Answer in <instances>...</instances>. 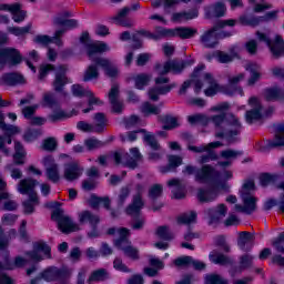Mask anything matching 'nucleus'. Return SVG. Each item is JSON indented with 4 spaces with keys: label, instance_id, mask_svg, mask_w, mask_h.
<instances>
[{
    "label": "nucleus",
    "instance_id": "nucleus-22",
    "mask_svg": "<svg viewBox=\"0 0 284 284\" xmlns=\"http://www.w3.org/2000/svg\"><path fill=\"white\" fill-rule=\"evenodd\" d=\"M8 59H11L12 65H17L21 61V54L13 48L0 49V70Z\"/></svg>",
    "mask_w": 284,
    "mask_h": 284
},
{
    "label": "nucleus",
    "instance_id": "nucleus-44",
    "mask_svg": "<svg viewBox=\"0 0 284 284\" xmlns=\"http://www.w3.org/2000/svg\"><path fill=\"white\" fill-rule=\"evenodd\" d=\"M93 128L95 129V134H101L105 130V125H108V120L105 119V114L95 113L93 116Z\"/></svg>",
    "mask_w": 284,
    "mask_h": 284
},
{
    "label": "nucleus",
    "instance_id": "nucleus-61",
    "mask_svg": "<svg viewBox=\"0 0 284 284\" xmlns=\"http://www.w3.org/2000/svg\"><path fill=\"white\" fill-rule=\"evenodd\" d=\"M78 130L81 132H87V133H93L97 134V129L94 128V124L88 123L85 121H79L77 123Z\"/></svg>",
    "mask_w": 284,
    "mask_h": 284
},
{
    "label": "nucleus",
    "instance_id": "nucleus-60",
    "mask_svg": "<svg viewBox=\"0 0 284 284\" xmlns=\"http://www.w3.org/2000/svg\"><path fill=\"white\" fill-rule=\"evenodd\" d=\"M213 57H215L216 61H219V63H231V61H234V57H232L231 54H227L223 51H215L213 53Z\"/></svg>",
    "mask_w": 284,
    "mask_h": 284
},
{
    "label": "nucleus",
    "instance_id": "nucleus-28",
    "mask_svg": "<svg viewBox=\"0 0 284 284\" xmlns=\"http://www.w3.org/2000/svg\"><path fill=\"white\" fill-rule=\"evenodd\" d=\"M119 84H113L111 87V90L109 91V101L112 105L113 112H116L118 114L123 112V102L119 99Z\"/></svg>",
    "mask_w": 284,
    "mask_h": 284
},
{
    "label": "nucleus",
    "instance_id": "nucleus-49",
    "mask_svg": "<svg viewBox=\"0 0 284 284\" xmlns=\"http://www.w3.org/2000/svg\"><path fill=\"white\" fill-rule=\"evenodd\" d=\"M23 78L17 73H7L1 78V85H14L17 83H21Z\"/></svg>",
    "mask_w": 284,
    "mask_h": 284
},
{
    "label": "nucleus",
    "instance_id": "nucleus-16",
    "mask_svg": "<svg viewBox=\"0 0 284 284\" xmlns=\"http://www.w3.org/2000/svg\"><path fill=\"white\" fill-rule=\"evenodd\" d=\"M136 194L133 196L132 203L126 207V214L134 216L143 210V197L141 196L145 192V185L138 184L135 186Z\"/></svg>",
    "mask_w": 284,
    "mask_h": 284
},
{
    "label": "nucleus",
    "instance_id": "nucleus-42",
    "mask_svg": "<svg viewBox=\"0 0 284 284\" xmlns=\"http://www.w3.org/2000/svg\"><path fill=\"white\" fill-rule=\"evenodd\" d=\"M225 4L219 2L213 7H210L206 10V17L207 19H214V18H219V17H224L225 14Z\"/></svg>",
    "mask_w": 284,
    "mask_h": 284
},
{
    "label": "nucleus",
    "instance_id": "nucleus-40",
    "mask_svg": "<svg viewBox=\"0 0 284 284\" xmlns=\"http://www.w3.org/2000/svg\"><path fill=\"white\" fill-rule=\"evenodd\" d=\"M88 203L93 209L99 207V205H103V207H105V210H110V197H99L95 194H92L88 199Z\"/></svg>",
    "mask_w": 284,
    "mask_h": 284
},
{
    "label": "nucleus",
    "instance_id": "nucleus-53",
    "mask_svg": "<svg viewBox=\"0 0 284 284\" xmlns=\"http://www.w3.org/2000/svg\"><path fill=\"white\" fill-rule=\"evenodd\" d=\"M42 134L43 131L41 129H28L23 134V139L27 143H32V141H37Z\"/></svg>",
    "mask_w": 284,
    "mask_h": 284
},
{
    "label": "nucleus",
    "instance_id": "nucleus-5",
    "mask_svg": "<svg viewBox=\"0 0 284 284\" xmlns=\"http://www.w3.org/2000/svg\"><path fill=\"white\" fill-rule=\"evenodd\" d=\"M234 174L232 171H223L222 173L216 171L214 166L205 164L200 171L195 173V181L200 183H213L222 192H227L230 185L227 181L232 180Z\"/></svg>",
    "mask_w": 284,
    "mask_h": 284
},
{
    "label": "nucleus",
    "instance_id": "nucleus-24",
    "mask_svg": "<svg viewBox=\"0 0 284 284\" xmlns=\"http://www.w3.org/2000/svg\"><path fill=\"white\" fill-rule=\"evenodd\" d=\"M192 0H152L151 6L154 10L164 8V14H170V8H174V6H179V3H190ZM195 3H201L203 0H193Z\"/></svg>",
    "mask_w": 284,
    "mask_h": 284
},
{
    "label": "nucleus",
    "instance_id": "nucleus-38",
    "mask_svg": "<svg viewBox=\"0 0 284 284\" xmlns=\"http://www.w3.org/2000/svg\"><path fill=\"white\" fill-rule=\"evenodd\" d=\"M0 130L6 132L4 136H10V139H12L14 134H19L21 132V130H19V126H14L12 124H6V116L1 112H0Z\"/></svg>",
    "mask_w": 284,
    "mask_h": 284
},
{
    "label": "nucleus",
    "instance_id": "nucleus-64",
    "mask_svg": "<svg viewBox=\"0 0 284 284\" xmlns=\"http://www.w3.org/2000/svg\"><path fill=\"white\" fill-rule=\"evenodd\" d=\"M283 243H284V232L281 233L276 239L272 241L273 247L276 250V252H281L282 254H284Z\"/></svg>",
    "mask_w": 284,
    "mask_h": 284
},
{
    "label": "nucleus",
    "instance_id": "nucleus-26",
    "mask_svg": "<svg viewBox=\"0 0 284 284\" xmlns=\"http://www.w3.org/2000/svg\"><path fill=\"white\" fill-rule=\"evenodd\" d=\"M221 192L222 191L217 189L214 183H211V190H199L197 199L201 203H212V201H216V199H219V194H221Z\"/></svg>",
    "mask_w": 284,
    "mask_h": 284
},
{
    "label": "nucleus",
    "instance_id": "nucleus-63",
    "mask_svg": "<svg viewBox=\"0 0 284 284\" xmlns=\"http://www.w3.org/2000/svg\"><path fill=\"white\" fill-rule=\"evenodd\" d=\"M187 121H189V123H191V125H196L199 123L205 124L210 120L207 119V116H205L203 114H193V115L187 116Z\"/></svg>",
    "mask_w": 284,
    "mask_h": 284
},
{
    "label": "nucleus",
    "instance_id": "nucleus-45",
    "mask_svg": "<svg viewBox=\"0 0 284 284\" xmlns=\"http://www.w3.org/2000/svg\"><path fill=\"white\" fill-rule=\"evenodd\" d=\"M264 97L266 101H281V99H284V92L281 88L266 89Z\"/></svg>",
    "mask_w": 284,
    "mask_h": 284
},
{
    "label": "nucleus",
    "instance_id": "nucleus-19",
    "mask_svg": "<svg viewBox=\"0 0 284 284\" xmlns=\"http://www.w3.org/2000/svg\"><path fill=\"white\" fill-rule=\"evenodd\" d=\"M244 80H245V73H236L229 77V85L226 87L220 85V88H223L226 92H232V93H225L229 97H234V94H241V97H243V89L241 87H234V85H239V83H241V81H244Z\"/></svg>",
    "mask_w": 284,
    "mask_h": 284
},
{
    "label": "nucleus",
    "instance_id": "nucleus-51",
    "mask_svg": "<svg viewBox=\"0 0 284 284\" xmlns=\"http://www.w3.org/2000/svg\"><path fill=\"white\" fill-rule=\"evenodd\" d=\"M94 79H99V68L94 64H90L83 74V81H94Z\"/></svg>",
    "mask_w": 284,
    "mask_h": 284
},
{
    "label": "nucleus",
    "instance_id": "nucleus-15",
    "mask_svg": "<svg viewBox=\"0 0 284 284\" xmlns=\"http://www.w3.org/2000/svg\"><path fill=\"white\" fill-rule=\"evenodd\" d=\"M42 165L45 168V175L49 181H52V183H59L61 181L59 164H57L52 155L44 156L42 159Z\"/></svg>",
    "mask_w": 284,
    "mask_h": 284
},
{
    "label": "nucleus",
    "instance_id": "nucleus-27",
    "mask_svg": "<svg viewBox=\"0 0 284 284\" xmlns=\"http://www.w3.org/2000/svg\"><path fill=\"white\" fill-rule=\"evenodd\" d=\"M206 214L209 216V225H214L223 221V217L227 215V206L225 204H219L215 209L207 210Z\"/></svg>",
    "mask_w": 284,
    "mask_h": 284
},
{
    "label": "nucleus",
    "instance_id": "nucleus-62",
    "mask_svg": "<svg viewBox=\"0 0 284 284\" xmlns=\"http://www.w3.org/2000/svg\"><path fill=\"white\" fill-rule=\"evenodd\" d=\"M206 284H227V280L217 274H210L205 276Z\"/></svg>",
    "mask_w": 284,
    "mask_h": 284
},
{
    "label": "nucleus",
    "instance_id": "nucleus-12",
    "mask_svg": "<svg viewBox=\"0 0 284 284\" xmlns=\"http://www.w3.org/2000/svg\"><path fill=\"white\" fill-rule=\"evenodd\" d=\"M282 145H284V124H277L275 125L274 140H268L265 144H256L255 148L257 152L265 154L266 152H270V150L281 148Z\"/></svg>",
    "mask_w": 284,
    "mask_h": 284
},
{
    "label": "nucleus",
    "instance_id": "nucleus-21",
    "mask_svg": "<svg viewBox=\"0 0 284 284\" xmlns=\"http://www.w3.org/2000/svg\"><path fill=\"white\" fill-rule=\"evenodd\" d=\"M248 105L252 108V110L246 112V121L248 123H254V121H258L261 116L263 115V106L261 105V102L258 101V98H250Z\"/></svg>",
    "mask_w": 284,
    "mask_h": 284
},
{
    "label": "nucleus",
    "instance_id": "nucleus-35",
    "mask_svg": "<svg viewBox=\"0 0 284 284\" xmlns=\"http://www.w3.org/2000/svg\"><path fill=\"white\" fill-rule=\"evenodd\" d=\"M65 83H68V78H65V67H59L55 72V80L53 82L55 92H61Z\"/></svg>",
    "mask_w": 284,
    "mask_h": 284
},
{
    "label": "nucleus",
    "instance_id": "nucleus-31",
    "mask_svg": "<svg viewBox=\"0 0 284 284\" xmlns=\"http://www.w3.org/2000/svg\"><path fill=\"white\" fill-rule=\"evenodd\" d=\"M58 227L63 234H70L71 232H79L81 227L74 223L72 219L64 216L58 221Z\"/></svg>",
    "mask_w": 284,
    "mask_h": 284
},
{
    "label": "nucleus",
    "instance_id": "nucleus-23",
    "mask_svg": "<svg viewBox=\"0 0 284 284\" xmlns=\"http://www.w3.org/2000/svg\"><path fill=\"white\" fill-rule=\"evenodd\" d=\"M64 30H58L54 33L53 38H50L49 36L38 34L34 37L33 41L34 43H39L40 45H50V43H54L59 48L63 45V41H61V37L63 36Z\"/></svg>",
    "mask_w": 284,
    "mask_h": 284
},
{
    "label": "nucleus",
    "instance_id": "nucleus-8",
    "mask_svg": "<svg viewBox=\"0 0 284 284\" xmlns=\"http://www.w3.org/2000/svg\"><path fill=\"white\" fill-rule=\"evenodd\" d=\"M39 185V182L33 179L21 180L18 184V192L20 194H28L29 197L23 202L24 214H32L34 207L39 205V195L34 191V187Z\"/></svg>",
    "mask_w": 284,
    "mask_h": 284
},
{
    "label": "nucleus",
    "instance_id": "nucleus-18",
    "mask_svg": "<svg viewBox=\"0 0 284 284\" xmlns=\"http://www.w3.org/2000/svg\"><path fill=\"white\" fill-rule=\"evenodd\" d=\"M72 271L59 270L58 267L51 266L42 273V278L49 283L52 281H65L70 278Z\"/></svg>",
    "mask_w": 284,
    "mask_h": 284
},
{
    "label": "nucleus",
    "instance_id": "nucleus-14",
    "mask_svg": "<svg viewBox=\"0 0 284 284\" xmlns=\"http://www.w3.org/2000/svg\"><path fill=\"white\" fill-rule=\"evenodd\" d=\"M84 171L85 169L78 161L67 163L63 165L62 179L74 183V181H79L80 176H83Z\"/></svg>",
    "mask_w": 284,
    "mask_h": 284
},
{
    "label": "nucleus",
    "instance_id": "nucleus-46",
    "mask_svg": "<svg viewBox=\"0 0 284 284\" xmlns=\"http://www.w3.org/2000/svg\"><path fill=\"white\" fill-rule=\"evenodd\" d=\"M209 258L211 263H214L215 265H230L232 263V260L216 251H213L210 255Z\"/></svg>",
    "mask_w": 284,
    "mask_h": 284
},
{
    "label": "nucleus",
    "instance_id": "nucleus-52",
    "mask_svg": "<svg viewBox=\"0 0 284 284\" xmlns=\"http://www.w3.org/2000/svg\"><path fill=\"white\" fill-rule=\"evenodd\" d=\"M105 278H108V271L105 268H99L90 275L88 283H99L105 281Z\"/></svg>",
    "mask_w": 284,
    "mask_h": 284
},
{
    "label": "nucleus",
    "instance_id": "nucleus-32",
    "mask_svg": "<svg viewBox=\"0 0 284 284\" xmlns=\"http://www.w3.org/2000/svg\"><path fill=\"white\" fill-rule=\"evenodd\" d=\"M26 265V258L18 256L14 261H10V256L7 254L2 263H0L1 270H16V267H23Z\"/></svg>",
    "mask_w": 284,
    "mask_h": 284
},
{
    "label": "nucleus",
    "instance_id": "nucleus-9",
    "mask_svg": "<svg viewBox=\"0 0 284 284\" xmlns=\"http://www.w3.org/2000/svg\"><path fill=\"white\" fill-rule=\"evenodd\" d=\"M225 26H230L232 28L236 26V20L230 19L220 21L213 28L204 31L200 37V43L203 45V48H216V45H219V28H225Z\"/></svg>",
    "mask_w": 284,
    "mask_h": 284
},
{
    "label": "nucleus",
    "instance_id": "nucleus-2",
    "mask_svg": "<svg viewBox=\"0 0 284 284\" xmlns=\"http://www.w3.org/2000/svg\"><path fill=\"white\" fill-rule=\"evenodd\" d=\"M203 70H205V65H199L193 71L191 80L185 81L181 85L179 91L181 97L187 94V89L192 88V85H194L195 94H199L201 90H204L205 97H215L219 92H222L223 94H232V91H226L219 84V82H216V79H214L212 73L204 72Z\"/></svg>",
    "mask_w": 284,
    "mask_h": 284
},
{
    "label": "nucleus",
    "instance_id": "nucleus-3",
    "mask_svg": "<svg viewBox=\"0 0 284 284\" xmlns=\"http://www.w3.org/2000/svg\"><path fill=\"white\" fill-rule=\"evenodd\" d=\"M192 63H194L192 60L186 62L173 60L168 61L164 64H158L155 70L160 77L155 79V85L148 90L150 101H158L161 94H168L172 88H176L175 83L165 84L170 83V79H168V77H163L164 74H168L169 72H172L173 74H181L184 68H186V65H192Z\"/></svg>",
    "mask_w": 284,
    "mask_h": 284
},
{
    "label": "nucleus",
    "instance_id": "nucleus-50",
    "mask_svg": "<svg viewBox=\"0 0 284 284\" xmlns=\"http://www.w3.org/2000/svg\"><path fill=\"white\" fill-rule=\"evenodd\" d=\"M141 112L144 116H152V114H161V108L150 102H144L141 106Z\"/></svg>",
    "mask_w": 284,
    "mask_h": 284
},
{
    "label": "nucleus",
    "instance_id": "nucleus-55",
    "mask_svg": "<svg viewBox=\"0 0 284 284\" xmlns=\"http://www.w3.org/2000/svg\"><path fill=\"white\" fill-rule=\"evenodd\" d=\"M103 145H104V143L101 142L97 138H89V139L84 140V148H87V150H89V152L99 150V148H103Z\"/></svg>",
    "mask_w": 284,
    "mask_h": 284
},
{
    "label": "nucleus",
    "instance_id": "nucleus-36",
    "mask_svg": "<svg viewBox=\"0 0 284 284\" xmlns=\"http://www.w3.org/2000/svg\"><path fill=\"white\" fill-rule=\"evenodd\" d=\"M237 245L244 252H247V250H252V245H254V236H252V234L247 232L240 233Z\"/></svg>",
    "mask_w": 284,
    "mask_h": 284
},
{
    "label": "nucleus",
    "instance_id": "nucleus-33",
    "mask_svg": "<svg viewBox=\"0 0 284 284\" xmlns=\"http://www.w3.org/2000/svg\"><path fill=\"white\" fill-rule=\"evenodd\" d=\"M169 164L166 166H160L161 174H168L169 172H174L179 165L183 164V159L179 155H169Z\"/></svg>",
    "mask_w": 284,
    "mask_h": 284
},
{
    "label": "nucleus",
    "instance_id": "nucleus-54",
    "mask_svg": "<svg viewBox=\"0 0 284 284\" xmlns=\"http://www.w3.org/2000/svg\"><path fill=\"white\" fill-rule=\"evenodd\" d=\"M54 22L57 26H62V28H65L67 30H70L72 28H77L79 26V22L74 19H63L61 17H57Z\"/></svg>",
    "mask_w": 284,
    "mask_h": 284
},
{
    "label": "nucleus",
    "instance_id": "nucleus-43",
    "mask_svg": "<svg viewBox=\"0 0 284 284\" xmlns=\"http://www.w3.org/2000/svg\"><path fill=\"white\" fill-rule=\"evenodd\" d=\"M196 17H199L197 10L189 12H178L172 14V21H175V23H181V21H190L191 19H196Z\"/></svg>",
    "mask_w": 284,
    "mask_h": 284
},
{
    "label": "nucleus",
    "instance_id": "nucleus-10",
    "mask_svg": "<svg viewBox=\"0 0 284 284\" xmlns=\"http://www.w3.org/2000/svg\"><path fill=\"white\" fill-rule=\"evenodd\" d=\"M142 37H146L148 39H153V41H159V39H165L166 37H174V29H168L163 27H156L155 33H150L148 31H140L132 36V40L134 41L133 48L139 49L142 48L143 41Z\"/></svg>",
    "mask_w": 284,
    "mask_h": 284
},
{
    "label": "nucleus",
    "instance_id": "nucleus-17",
    "mask_svg": "<svg viewBox=\"0 0 284 284\" xmlns=\"http://www.w3.org/2000/svg\"><path fill=\"white\" fill-rule=\"evenodd\" d=\"M131 152V159L133 162H131L130 160H128V153L125 154H121V153H114L113 155V161H115L116 165H121V163L123 165H128V168H136V161H141V152L139 151L138 148H133L130 150Z\"/></svg>",
    "mask_w": 284,
    "mask_h": 284
},
{
    "label": "nucleus",
    "instance_id": "nucleus-59",
    "mask_svg": "<svg viewBox=\"0 0 284 284\" xmlns=\"http://www.w3.org/2000/svg\"><path fill=\"white\" fill-rule=\"evenodd\" d=\"M143 140L146 145H150L153 150H161V145H159V142L156 141V138L152 133H144Z\"/></svg>",
    "mask_w": 284,
    "mask_h": 284
},
{
    "label": "nucleus",
    "instance_id": "nucleus-57",
    "mask_svg": "<svg viewBox=\"0 0 284 284\" xmlns=\"http://www.w3.org/2000/svg\"><path fill=\"white\" fill-rule=\"evenodd\" d=\"M155 234L163 241H172V239H174V235H172V232H170V227L168 226H159Z\"/></svg>",
    "mask_w": 284,
    "mask_h": 284
},
{
    "label": "nucleus",
    "instance_id": "nucleus-41",
    "mask_svg": "<svg viewBox=\"0 0 284 284\" xmlns=\"http://www.w3.org/2000/svg\"><path fill=\"white\" fill-rule=\"evenodd\" d=\"M199 31L192 28L180 27L173 29V37H179L180 39H192Z\"/></svg>",
    "mask_w": 284,
    "mask_h": 284
},
{
    "label": "nucleus",
    "instance_id": "nucleus-13",
    "mask_svg": "<svg viewBox=\"0 0 284 284\" xmlns=\"http://www.w3.org/2000/svg\"><path fill=\"white\" fill-rule=\"evenodd\" d=\"M256 39H257V41H260V43H265V45H267V48H270V50L274 57H281L283 54L284 42L281 37L277 36L275 38V40L272 42L270 40V37H267V34H265L261 31H257Z\"/></svg>",
    "mask_w": 284,
    "mask_h": 284
},
{
    "label": "nucleus",
    "instance_id": "nucleus-20",
    "mask_svg": "<svg viewBox=\"0 0 284 284\" xmlns=\"http://www.w3.org/2000/svg\"><path fill=\"white\" fill-rule=\"evenodd\" d=\"M50 246L45 242H37L33 245V252L28 253L30 261H43V258H50Z\"/></svg>",
    "mask_w": 284,
    "mask_h": 284
},
{
    "label": "nucleus",
    "instance_id": "nucleus-48",
    "mask_svg": "<svg viewBox=\"0 0 284 284\" xmlns=\"http://www.w3.org/2000/svg\"><path fill=\"white\" fill-rule=\"evenodd\" d=\"M14 151L13 161L16 165H23V156H26V149H23V144L21 142H14Z\"/></svg>",
    "mask_w": 284,
    "mask_h": 284
},
{
    "label": "nucleus",
    "instance_id": "nucleus-29",
    "mask_svg": "<svg viewBox=\"0 0 284 284\" xmlns=\"http://www.w3.org/2000/svg\"><path fill=\"white\" fill-rule=\"evenodd\" d=\"M88 97V108H85V104L83 103H79L77 104V110L79 112V110H81L83 112V114H88L89 112H92V110H94L93 105H103V101H101V99H99L97 95H94V92H92L91 90L88 91L87 95Z\"/></svg>",
    "mask_w": 284,
    "mask_h": 284
},
{
    "label": "nucleus",
    "instance_id": "nucleus-25",
    "mask_svg": "<svg viewBox=\"0 0 284 284\" xmlns=\"http://www.w3.org/2000/svg\"><path fill=\"white\" fill-rule=\"evenodd\" d=\"M0 10L10 12L16 23H21V21L26 20V11L21 10V3L0 4Z\"/></svg>",
    "mask_w": 284,
    "mask_h": 284
},
{
    "label": "nucleus",
    "instance_id": "nucleus-56",
    "mask_svg": "<svg viewBox=\"0 0 284 284\" xmlns=\"http://www.w3.org/2000/svg\"><path fill=\"white\" fill-rule=\"evenodd\" d=\"M59 145V142L57 141V138H47L42 141L41 148L45 152H54Z\"/></svg>",
    "mask_w": 284,
    "mask_h": 284
},
{
    "label": "nucleus",
    "instance_id": "nucleus-58",
    "mask_svg": "<svg viewBox=\"0 0 284 284\" xmlns=\"http://www.w3.org/2000/svg\"><path fill=\"white\" fill-rule=\"evenodd\" d=\"M30 28H32L30 24L26 27H9L8 32H10V34H14V37H24V34L30 32Z\"/></svg>",
    "mask_w": 284,
    "mask_h": 284
},
{
    "label": "nucleus",
    "instance_id": "nucleus-6",
    "mask_svg": "<svg viewBox=\"0 0 284 284\" xmlns=\"http://www.w3.org/2000/svg\"><path fill=\"white\" fill-rule=\"evenodd\" d=\"M256 190L254 185V181L246 180L241 190H240V197L242 200L243 205L235 204L234 210L235 212H240L242 214H252V212H256V197L253 196L252 192Z\"/></svg>",
    "mask_w": 284,
    "mask_h": 284
},
{
    "label": "nucleus",
    "instance_id": "nucleus-1",
    "mask_svg": "<svg viewBox=\"0 0 284 284\" xmlns=\"http://www.w3.org/2000/svg\"><path fill=\"white\" fill-rule=\"evenodd\" d=\"M211 112H217L219 114L211 115L210 121L215 125V136L216 139H232V136H237V134L243 130V124L241 120L230 113L225 114L230 110V104L223 102L212 106Z\"/></svg>",
    "mask_w": 284,
    "mask_h": 284
},
{
    "label": "nucleus",
    "instance_id": "nucleus-4",
    "mask_svg": "<svg viewBox=\"0 0 284 284\" xmlns=\"http://www.w3.org/2000/svg\"><path fill=\"white\" fill-rule=\"evenodd\" d=\"M80 42L87 48V54L95 65L103 68L106 77L114 79V77H119V68L112 65V62L105 58H102L99 54L102 52L110 51V47L105 42H92L90 40V33L83 32L80 37Z\"/></svg>",
    "mask_w": 284,
    "mask_h": 284
},
{
    "label": "nucleus",
    "instance_id": "nucleus-47",
    "mask_svg": "<svg viewBox=\"0 0 284 284\" xmlns=\"http://www.w3.org/2000/svg\"><path fill=\"white\" fill-rule=\"evenodd\" d=\"M176 223L178 225H191V223H196V212L191 211L179 215Z\"/></svg>",
    "mask_w": 284,
    "mask_h": 284
},
{
    "label": "nucleus",
    "instance_id": "nucleus-7",
    "mask_svg": "<svg viewBox=\"0 0 284 284\" xmlns=\"http://www.w3.org/2000/svg\"><path fill=\"white\" fill-rule=\"evenodd\" d=\"M108 234H116L118 239L114 241L115 247L121 250L128 258H132V261H138L139 258V248L132 245V242L128 240L130 236V230L122 227V229H109Z\"/></svg>",
    "mask_w": 284,
    "mask_h": 284
},
{
    "label": "nucleus",
    "instance_id": "nucleus-39",
    "mask_svg": "<svg viewBox=\"0 0 284 284\" xmlns=\"http://www.w3.org/2000/svg\"><path fill=\"white\" fill-rule=\"evenodd\" d=\"M134 85L136 90H143L146 85H150V81H152V74L140 73L133 77Z\"/></svg>",
    "mask_w": 284,
    "mask_h": 284
},
{
    "label": "nucleus",
    "instance_id": "nucleus-30",
    "mask_svg": "<svg viewBox=\"0 0 284 284\" xmlns=\"http://www.w3.org/2000/svg\"><path fill=\"white\" fill-rule=\"evenodd\" d=\"M78 221L80 225H85L89 223L91 227H97L99 225V215L85 210L78 213Z\"/></svg>",
    "mask_w": 284,
    "mask_h": 284
},
{
    "label": "nucleus",
    "instance_id": "nucleus-11",
    "mask_svg": "<svg viewBox=\"0 0 284 284\" xmlns=\"http://www.w3.org/2000/svg\"><path fill=\"white\" fill-rule=\"evenodd\" d=\"M223 145L221 142H211L209 144L200 145V146H194V145H189L190 152H195L196 154H203V152H206V154L201 155L197 159V163H210V161H216V154L212 152L214 148H221Z\"/></svg>",
    "mask_w": 284,
    "mask_h": 284
},
{
    "label": "nucleus",
    "instance_id": "nucleus-34",
    "mask_svg": "<svg viewBox=\"0 0 284 284\" xmlns=\"http://www.w3.org/2000/svg\"><path fill=\"white\" fill-rule=\"evenodd\" d=\"M169 187H174L172 190L173 199H185V185L181 180L173 179L168 182Z\"/></svg>",
    "mask_w": 284,
    "mask_h": 284
},
{
    "label": "nucleus",
    "instance_id": "nucleus-37",
    "mask_svg": "<svg viewBox=\"0 0 284 284\" xmlns=\"http://www.w3.org/2000/svg\"><path fill=\"white\" fill-rule=\"evenodd\" d=\"M79 114V109H73L69 113L63 110H58L53 112L49 119L52 123H57V121H63V119H71V116H77Z\"/></svg>",
    "mask_w": 284,
    "mask_h": 284
}]
</instances>
